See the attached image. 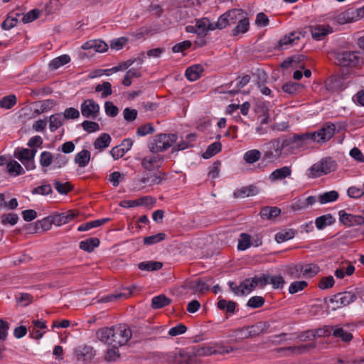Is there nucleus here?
Wrapping results in <instances>:
<instances>
[{"instance_id": "f257e3e1", "label": "nucleus", "mask_w": 364, "mask_h": 364, "mask_svg": "<svg viewBox=\"0 0 364 364\" xmlns=\"http://www.w3.org/2000/svg\"><path fill=\"white\" fill-rule=\"evenodd\" d=\"M286 156L295 154L306 149L311 142L306 133L295 134L291 136L281 138Z\"/></svg>"}, {"instance_id": "f03ea898", "label": "nucleus", "mask_w": 364, "mask_h": 364, "mask_svg": "<svg viewBox=\"0 0 364 364\" xmlns=\"http://www.w3.org/2000/svg\"><path fill=\"white\" fill-rule=\"evenodd\" d=\"M281 138L272 139L266 144V150L262 155V161L265 163H274L281 158L286 157Z\"/></svg>"}, {"instance_id": "7ed1b4c3", "label": "nucleus", "mask_w": 364, "mask_h": 364, "mask_svg": "<svg viewBox=\"0 0 364 364\" xmlns=\"http://www.w3.org/2000/svg\"><path fill=\"white\" fill-rule=\"evenodd\" d=\"M336 169V163L331 158L326 157L313 164L309 169V178H318Z\"/></svg>"}, {"instance_id": "20e7f679", "label": "nucleus", "mask_w": 364, "mask_h": 364, "mask_svg": "<svg viewBox=\"0 0 364 364\" xmlns=\"http://www.w3.org/2000/svg\"><path fill=\"white\" fill-rule=\"evenodd\" d=\"M177 140L176 134H159L155 136L149 144V150L152 154L162 152L172 146Z\"/></svg>"}, {"instance_id": "39448f33", "label": "nucleus", "mask_w": 364, "mask_h": 364, "mask_svg": "<svg viewBox=\"0 0 364 364\" xmlns=\"http://www.w3.org/2000/svg\"><path fill=\"white\" fill-rule=\"evenodd\" d=\"M334 57L337 61V63L343 67H355L360 63H363V60L358 52L355 51H339L334 54Z\"/></svg>"}, {"instance_id": "423d86ee", "label": "nucleus", "mask_w": 364, "mask_h": 364, "mask_svg": "<svg viewBox=\"0 0 364 364\" xmlns=\"http://www.w3.org/2000/svg\"><path fill=\"white\" fill-rule=\"evenodd\" d=\"M336 126L331 122L325 124L317 132H307L310 141L325 143L329 141L334 135Z\"/></svg>"}, {"instance_id": "0eeeda50", "label": "nucleus", "mask_w": 364, "mask_h": 364, "mask_svg": "<svg viewBox=\"0 0 364 364\" xmlns=\"http://www.w3.org/2000/svg\"><path fill=\"white\" fill-rule=\"evenodd\" d=\"M166 179V173L160 171L153 174H147L141 178L134 181L135 188L142 189L146 186H152L159 185Z\"/></svg>"}, {"instance_id": "6e6552de", "label": "nucleus", "mask_w": 364, "mask_h": 364, "mask_svg": "<svg viewBox=\"0 0 364 364\" xmlns=\"http://www.w3.org/2000/svg\"><path fill=\"white\" fill-rule=\"evenodd\" d=\"M114 347L125 345L132 337L131 330L124 324H119L113 326Z\"/></svg>"}, {"instance_id": "1a4fd4ad", "label": "nucleus", "mask_w": 364, "mask_h": 364, "mask_svg": "<svg viewBox=\"0 0 364 364\" xmlns=\"http://www.w3.org/2000/svg\"><path fill=\"white\" fill-rule=\"evenodd\" d=\"M80 109L84 117L95 119L100 112V106L94 100L87 99L82 103Z\"/></svg>"}, {"instance_id": "9d476101", "label": "nucleus", "mask_w": 364, "mask_h": 364, "mask_svg": "<svg viewBox=\"0 0 364 364\" xmlns=\"http://www.w3.org/2000/svg\"><path fill=\"white\" fill-rule=\"evenodd\" d=\"M269 327L267 322H257L255 324L248 326L246 329H239L242 338H247L255 337L264 332Z\"/></svg>"}, {"instance_id": "9b49d317", "label": "nucleus", "mask_w": 364, "mask_h": 364, "mask_svg": "<svg viewBox=\"0 0 364 364\" xmlns=\"http://www.w3.org/2000/svg\"><path fill=\"white\" fill-rule=\"evenodd\" d=\"M340 222L347 227L364 225V217L358 215H353L345 210L338 213Z\"/></svg>"}, {"instance_id": "f8f14e48", "label": "nucleus", "mask_w": 364, "mask_h": 364, "mask_svg": "<svg viewBox=\"0 0 364 364\" xmlns=\"http://www.w3.org/2000/svg\"><path fill=\"white\" fill-rule=\"evenodd\" d=\"M75 355L79 362L88 364L94 358L95 350L91 346H83L75 350Z\"/></svg>"}, {"instance_id": "ddd939ff", "label": "nucleus", "mask_w": 364, "mask_h": 364, "mask_svg": "<svg viewBox=\"0 0 364 364\" xmlns=\"http://www.w3.org/2000/svg\"><path fill=\"white\" fill-rule=\"evenodd\" d=\"M164 157L157 154L146 156L141 159V164L144 169L151 171L160 168Z\"/></svg>"}, {"instance_id": "4468645a", "label": "nucleus", "mask_w": 364, "mask_h": 364, "mask_svg": "<svg viewBox=\"0 0 364 364\" xmlns=\"http://www.w3.org/2000/svg\"><path fill=\"white\" fill-rule=\"evenodd\" d=\"M211 281V279L203 280L202 279H197L194 280H188L185 282V287L191 290L195 294H204L209 290V285L208 282Z\"/></svg>"}, {"instance_id": "2eb2a0df", "label": "nucleus", "mask_w": 364, "mask_h": 364, "mask_svg": "<svg viewBox=\"0 0 364 364\" xmlns=\"http://www.w3.org/2000/svg\"><path fill=\"white\" fill-rule=\"evenodd\" d=\"M316 348L315 343H309L306 345H300L297 346H289V347H283L277 349L278 353L288 351L289 352V355H300L304 353H306L311 349H314Z\"/></svg>"}, {"instance_id": "dca6fc26", "label": "nucleus", "mask_w": 364, "mask_h": 364, "mask_svg": "<svg viewBox=\"0 0 364 364\" xmlns=\"http://www.w3.org/2000/svg\"><path fill=\"white\" fill-rule=\"evenodd\" d=\"M77 215L73 210L56 214L52 216V222L56 226H61L72 221Z\"/></svg>"}, {"instance_id": "f3484780", "label": "nucleus", "mask_w": 364, "mask_h": 364, "mask_svg": "<svg viewBox=\"0 0 364 364\" xmlns=\"http://www.w3.org/2000/svg\"><path fill=\"white\" fill-rule=\"evenodd\" d=\"M333 31V28L329 25H315L311 27L312 38L316 41L321 40Z\"/></svg>"}, {"instance_id": "a211bd4d", "label": "nucleus", "mask_w": 364, "mask_h": 364, "mask_svg": "<svg viewBox=\"0 0 364 364\" xmlns=\"http://www.w3.org/2000/svg\"><path fill=\"white\" fill-rule=\"evenodd\" d=\"M113 334V326L102 328L97 331L96 337L102 343L114 346Z\"/></svg>"}, {"instance_id": "6ab92c4d", "label": "nucleus", "mask_w": 364, "mask_h": 364, "mask_svg": "<svg viewBox=\"0 0 364 364\" xmlns=\"http://www.w3.org/2000/svg\"><path fill=\"white\" fill-rule=\"evenodd\" d=\"M262 279V286H264L267 284H272L273 288L279 289L282 288L285 281L282 276H269V275H262L261 277Z\"/></svg>"}, {"instance_id": "aec40b11", "label": "nucleus", "mask_w": 364, "mask_h": 364, "mask_svg": "<svg viewBox=\"0 0 364 364\" xmlns=\"http://www.w3.org/2000/svg\"><path fill=\"white\" fill-rule=\"evenodd\" d=\"M196 26L197 28V35L203 37L207 34L208 31L215 30L214 24L210 23L206 18L197 20Z\"/></svg>"}, {"instance_id": "412c9836", "label": "nucleus", "mask_w": 364, "mask_h": 364, "mask_svg": "<svg viewBox=\"0 0 364 364\" xmlns=\"http://www.w3.org/2000/svg\"><path fill=\"white\" fill-rule=\"evenodd\" d=\"M291 174V168L290 166H283L272 171L269 178L271 181H276L284 179Z\"/></svg>"}, {"instance_id": "4be33fe9", "label": "nucleus", "mask_w": 364, "mask_h": 364, "mask_svg": "<svg viewBox=\"0 0 364 364\" xmlns=\"http://www.w3.org/2000/svg\"><path fill=\"white\" fill-rule=\"evenodd\" d=\"M259 284L262 286L261 277H254L252 279H246L240 284L242 293L243 294L250 293Z\"/></svg>"}, {"instance_id": "5701e85b", "label": "nucleus", "mask_w": 364, "mask_h": 364, "mask_svg": "<svg viewBox=\"0 0 364 364\" xmlns=\"http://www.w3.org/2000/svg\"><path fill=\"white\" fill-rule=\"evenodd\" d=\"M90 157V152L87 149H83L75 156L74 161L80 168H84L88 165Z\"/></svg>"}, {"instance_id": "b1692460", "label": "nucleus", "mask_w": 364, "mask_h": 364, "mask_svg": "<svg viewBox=\"0 0 364 364\" xmlns=\"http://www.w3.org/2000/svg\"><path fill=\"white\" fill-rule=\"evenodd\" d=\"M203 72V68L201 65H193L188 68L186 70V76L190 81L198 80Z\"/></svg>"}, {"instance_id": "393cba45", "label": "nucleus", "mask_w": 364, "mask_h": 364, "mask_svg": "<svg viewBox=\"0 0 364 364\" xmlns=\"http://www.w3.org/2000/svg\"><path fill=\"white\" fill-rule=\"evenodd\" d=\"M111 137L107 133L102 134L94 141V147L95 149L103 150L107 148L111 143Z\"/></svg>"}, {"instance_id": "a878e982", "label": "nucleus", "mask_w": 364, "mask_h": 364, "mask_svg": "<svg viewBox=\"0 0 364 364\" xmlns=\"http://www.w3.org/2000/svg\"><path fill=\"white\" fill-rule=\"evenodd\" d=\"M70 61V57L68 55H62L54 59L49 63V68L51 70H55L59 68L68 64Z\"/></svg>"}, {"instance_id": "bb28decb", "label": "nucleus", "mask_w": 364, "mask_h": 364, "mask_svg": "<svg viewBox=\"0 0 364 364\" xmlns=\"http://www.w3.org/2000/svg\"><path fill=\"white\" fill-rule=\"evenodd\" d=\"M332 335L335 338H341L342 341L346 343H349L353 339V335L350 332L338 326H335Z\"/></svg>"}, {"instance_id": "cd10ccee", "label": "nucleus", "mask_w": 364, "mask_h": 364, "mask_svg": "<svg viewBox=\"0 0 364 364\" xmlns=\"http://www.w3.org/2000/svg\"><path fill=\"white\" fill-rule=\"evenodd\" d=\"M217 306L220 310L225 311L227 314H233L235 311L237 304L233 301L220 299L218 301Z\"/></svg>"}, {"instance_id": "c85d7f7f", "label": "nucleus", "mask_w": 364, "mask_h": 364, "mask_svg": "<svg viewBox=\"0 0 364 364\" xmlns=\"http://www.w3.org/2000/svg\"><path fill=\"white\" fill-rule=\"evenodd\" d=\"M249 18L245 15L237 21V25L232 30V35L237 36L240 33H246L249 30Z\"/></svg>"}, {"instance_id": "c756f323", "label": "nucleus", "mask_w": 364, "mask_h": 364, "mask_svg": "<svg viewBox=\"0 0 364 364\" xmlns=\"http://www.w3.org/2000/svg\"><path fill=\"white\" fill-rule=\"evenodd\" d=\"M171 300L164 294L154 296L151 300V307L154 309H161L171 304Z\"/></svg>"}, {"instance_id": "7c9ffc66", "label": "nucleus", "mask_w": 364, "mask_h": 364, "mask_svg": "<svg viewBox=\"0 0 364 364\" xmlns=\"http://www.w3.org/2000/svg\"><path fill=\"white\" fill-rule=\"evenodd\" d=\"M258 193V190L256 186L250 185L247 187H242L240 189L237 190L234 193L235 198H245L252 196H255Z\"/></svg>"}, {"instance_id": "2f4dec72", "label": "nucleus", "mask_w": 364, "mask_h": 364, "mask_svg": "<svg viewBox=\"0 0 364 364\" xmlns=\"http://www.w3.org/2000/svg\"><path fill=\"white\" fill-rule=\"evenodd\" d=\"M301 268H302L303 277H307V278L314 277L320 271L319 267L318 265H316L315 264H312V263L306 264H301Z\"/></svg>"}, {"instance_id": "473e14b6", "label": "nucleus", "mask_w": 364, "mask_h": 364, "mask_svg": "<svg viewBox=\"0 0 364 364\" xmlns=\"http://www.w3.org/2000/svg\"><path fill=\"white\" fill-rule=\"evenodd\" d=\"M100 245V240L97 237H91L80 242V248L84 251L91 252L95 247Z\"/></svg>"}, {"instance_id": "72a5a7b5", "label": "nucleus", "mask_w": 364, "mask_h": 364, "mask_svg": "<svg viewBox=\"0 0 364 364\" xmlns=\"http://www.w3.org/2000/svg\"><path fill=\"white\" fill-rule=\"evenodd\" d=\"M162 267V262L156 261H146L138 264V268L139 269L148 272L159 270L161 269Z\"/></svg>"}, {"instance_id": "f704fd0d", "label": "nucleus", "mask_w": 364, "mask_h": 364, "mask_svg": "<svg viewBox=\"0 0 364 364\" xmlns=\"http://www.w3.org/2000/svg\"><path fill=\"white\" fill-rule=\"evenodd\" d=\"M7 172L13 176L22 175L25 173L23 167L16 161H11L6 165Z\"/></svg>"}, {"instance_id": "c9c22d12", "label": "nucleus", "mask_w": 364, "mask_h": 364, "mask_svg": "<svg viewBox=\"0 0 364 364\" xmlns=\"http://www.w3.org/2000/svg\"><path fill=\"white\" fill-rule=\"evenodd\" d=\"M262 153L258 149H251L244 154L243 159L249 164H252L260 159Z\"/></svg>"}, {"instance_id": "e433bc0d", "label": "nucleus", "mask_w": 364, "mask_h": 364, "mask_svg": "<svg viewBox=\"0 0 364 364\" xmlns=\"http://www.w3.org/2000/svg\"><path fill=\"white\" fill-rule=\"evenodd\" d=\"M335 222V220L331 214H326L317 218L315 220L316 227L321 230L327 225H331Z\"/></svg>"}, {"instance_id": "4c0bfd02", "label": "nucleus", "mask_w": 364, "mask_h": 364, "mask_svg": "<svg viewBox=\"0 0 364 364\" xmlns=\"http://www.w3.org/2000/svg\"><path fill=\"white\" fill-rule=\"evenodd\" d=\"M281 213V210L277 207H264L260 211V215L263 218L272 220L278 216Z\"/></svg>"}, {"instance_id": "58836bf2", "label": "nucleus", "mask_w": 364, "mask_h": 364, "mask_svg": "<svg viewBox=\"0 0 364 364\" xmlns=\"http://www.w3.org/2000/svg\"><path fill=\"white\" fill-rule=\"evenodd\" d=\"M228 17L229 18V21H230L231 24H235L237 23V21L243 17L245 15L247 16V14L244 11V10L241 9H233L226 12Z\"/></svg>"}, {"instance_id": "ea45409f", "label": "nucleus", "mask_w": 364, "mask_h": 364, "mask_svg": "<svg viewBox=\"0 0 364 364\" xmlns=\"http://www.w3.org/2000/svg\"><path fill=\"white\" fill-rule=\"evenodd\" d=\"M338 299L343 306H346L356 299V295L351 291H345L337 294Z\"/></svg>"}, {"instance_id": "a19ab883", "label": "nucleus", "mask_w": 364, "mask_h": 364, "mask_svg": "<svg viewBox=\"0 0 364 364\" xmlns=\"http://www.w3.org/2000/svg\"><path fill=\"white\" fill-rule=\"evenodd\" d=\"M338 198V193L336 191H331L328 192L323 193L318 197V201L321 204H326L328 203L336 201Z\"/></svg>"}, {"instance_id": "79ce46f5", "label": "nucleus", "mask_w": 364, "mask_h": 364, "mask_svg": "<svg viewBox=\"0 0 364 364\" xmlns=\"http://www.w3.org/2000/svg\"><path fill=\"white\" fill-rule=\"evenodd\" d=\"M109 220V218H103L88 222L85 224L81 225L77 228V230L80 232L87 231L92 228H97L104 225Z\"/></svg>"}, {"instance_id": "37998d69", "label": "nucleus", "mask_w": 364, "mask_h": 364, "mask_svg": "<svg viewBox=\"0 0 364 364\" xmlns=\"http://www.w3.org/2000/svg\"><path fill=\"white\" fill-rule=\"evenodd\" d=\"M299 36H295L294 33H291L289 36H284L277 43L275 48L277 50H282L284 46L292 44L295 40H299Z\"/></svg>"}, {"instance_id": "c03bdc74", "label": "nucleus", "mask_w": 364, "mask_h": 364, "mask_svg": "<svg viewBox=\"0 0 364 364\" xmlns=\"http://www.w3.org/2000/svg\"><path fill=\"white\" fill-rule=\"evenodd\" d=\"M221 147L220 142H214L208 146L206 151L202 154V156L206 159H210L220 151Z\"/></svg>"}, {"instance_id": "a18cd8bd", "label": "nucleus", "mask_w": 364, "mask_h": 364, "mask_svg": "<svg viewBox=\"0 0 364 364\" xmlns=\"http://www.w3.org/2000/svg\"><path fill=\"white\" fill-rule=\"evenodd\" d=\"M326 87L328 90L335 92L341 87V80L338 77H331L326 80Z\"/></svg>"}, {"instance_id": "49530a36", "label": "nucleus", "mask_w": 364, "mask_h": 364, "mask_svg": "<svg viewBox=\"0 0 364 364\" xmlns=\"http://www.w3.org/2000/svg\"><path fill=\"white\" fill-rule=\"evenodd\" d=\"M16 97L14 95H9L4 97L0 100V107L4 109H11L16 104Z\"/></svg>"}, {"instance_id": "de8ad7c7", "label": "nucleus", "mask_w": 364, "mask_h": 364, "mask_svg": "<svg viewBox=\"0 0 364 364\" xmlns=\"http://www.w3.org/2000/svg\"><path fill=\"white\" fill-rule=\"evenodd\" d=\"M63 117L60 114H55L50 117V129L54 132L63 125Z\"/></svg>"}, {"instance_id": "09e8293b", "label": "nucleus", "mask_w": 364, "mask_h": 364, "mask_svg": "<svg viewBox=\"0 0 364 364\" xmlns=\"http://www.w3.org/2000/svg\"><path fill=\"white\" fill-rule=\"evenodd\" d=\"M18 221V216L16 213H4L1 216V222L4 225H14Z\"/></svg>"}, {"instance_id": "8fccbe9b", "label": "nucleus", "mask_w": 364, "mask_h": 364, "mask_svg": "<svg viewBox=\"0 0 364 364\" xmlns=\"http://www.w3.org/2000/svg\"><path fill=\"white\" fill-rule=\"evenodd\" d=\"M120 357V353L118 350V347L110 348L107 350L105 354V360L107 362H114L117 360Z\"/></svg>"}, {"instance_id": "3c124183", "label": "nucleus", "mask_w": 364, "mask_h": 364, "mask_svg": "<svg viewBox=\"0 0 364 364\" xmlns=\"http://www.w3.org/2000/svg\"><path fill=\"white\" fill-rule=\"evenodd\" d=\"M324 301L327 304V308L331 309L332 311H336L338 309L343 307L337 294L333 295L329 299L325 298Z\"/></svg>"}, {"instance_id": "603ef678", "label": "nucleus", "mask_w": 364, "mask_h": 364, "mask_svg": "<svg viewBox=\"0 0 364 364\" xmlns=\"http://www.w3.org/2000/svg\"><path fill=\"white\" fill-rule=\"evenodd\" d=\"M54 156L47 151H43L40 156V164L43 168L48 167L53 162Z\"/></svg>"}, {"instance_id": "864d4df0", "label": "nucleus", "mask_w": 364, "mask_h": 364, "mask_svg": "<svg viewBox=\"0 0 364 364\" xmlns=\"http://www.w3.org/2000/svg\"><path fill=\"white\" fill-rule=\"evenodd\" d=\"M287 272L292 278H300L302 274L301 264L289 265L287 269Z\"/></svg>"}, {"instance_id": "5fc2aeb1", "label": "nucleus", "mask_w": 364, "mask_h": 364, "mask_svg": "<svg viewBox=\"0 0 364 364\" xmlns=\"http://www.w3.org/2000/svg\"><path fill=\"white\" fill-rule=\"evenodd\" d=\"M53 185L56 191L60 194H67L73 189V186L69 182L63 183L55 180Z\"/></svg>"}, {"instance_id": "6e6d98bb", "label": "nucleus", "mask_w": 364, "mask_h": 364, "mask_svg": "<svg viewBox=\"0 0 364 364\" xmlns=\"http://www.w3.org/2000/svg\"><path fill=\"white\" fill-rule=\"evenodd\" d=\"M251 237L248 234L242 233L238 240L237 248L240 250H245L250 247Z\"/></svg>"}, {"instance_id": "4d7b16f0", "label": "nucleus", "mask_w": 364, "mask_h": 364, "mask_svg": "<svg viewBox=\"0 0 364 364\" xmlns=\"http://www.w3.org/2000/svg\"><path fill=\"white\" fill-rule=\"evenodd\" d=\"M166 238V235L163 232H159L156 235L147 236L144 238V244L146 245L156 244Z\"/></svg>"}, {"instance_id": "13d9d810", "label": "nucleus", "mask_w": 364, "mask_h": 364, "mask_svg": "<svg viewBox=\"0 0 364 364\" xmlns=\"http://www.w3.org/2000/svg\"><path fill=\"white\" fill-rule=\"evenodd\" d=\"M308 286V283L306 281H296L292 282L289 287V292L291 294H296L300 291H302Z\"/></svg>"}, {"instance_id": "bf43d9fd", "label": "nucleus", "mask_w": 364, "mask_h": 364, "mask_svg": "<svg viewBox=\"0 0 364 364\" xmlns=\"http://www.w3.org/2000/svg\"><path fill=\"white\" fill-rule=\"evenodd\" d=\"M170 364H191V357L187 353L176 354Z\"/></svg>"}, {"instance_id": "052dcab7", "label": "nucleus", "mask_w": 364, "mask_h": 364, "mask_svg": "<svg viewBox=\"0 0 364 364\" xmlns=\"http://www.w3.org/2000/svg\"><path fill=\"white\" fill-rule=\"evenodd\" d=\"M68 162V158L63 154H58L53 158V168H61Z\"/></svg>"}, {"instance_id": "680f3d73", "label": "nucleus", "mask_w": 364, "mask_h": 364, "mask_svg": "<svg viewBox=\"0 0 364 364\" xmlns=\"http://www.w3.org/2000/svg\"><path fill=\"white\" fill-rule=\"evenodd\" d=\"M294 237V232L292 230L282 231L278 232L275 236L277 242H283L287 241Z\"/></svg>"}, {"instance_id": "e2e57ef3", "label": "nucleus", "mask_w": 364, "mask_h": 364, "mask_svg": "<svg viewBox=\"0 0 364 364\" xmlns=\"http://www.w3.org/2000/svg\"><path fill=\"white\" fill-rule=\"evenodd\" d=\"M21 14H16V16H9L1 23V28L4 30H9L17 24L18 19L17 16H20Z\"/></svg>"}, {"instance_id": "0e129e2a", "label": "nucleus", "mask_w": 364, "mask_h": 364, "mask_svg": "<svg viewBox=\"0 0 364 364\" xmlns=\"http://www.w3.org/2000/svg\"><path fill=\"white\" fill-rule=\"evenodd\" d=\"M31 193L33 194H40L42 196L49 195L53 193L52 187L50 184H43L36 188H34Z\"/></svg>"}, {"instance_id": "69168bd1", "label": "nucleus", "mask_w": 364, "mask_h": 364, "mask_svg": "<svg viewBox=\"0 0 364 364\" xmlns=\"http://www.w3.org/2000/svg\"><path fill=\"white\" fill-rule=\"evenodd\" d=\"M41 14L40 10L38 9H33L28 11L27 14H24L22 18V21L24 23H30L37 19Z\"/></svg>"}, {"instance_id": "338daca9", "label": "nucleus", "mask_w": 364, "mask_h": 364, "mask_svg": "<svg viewBox=\"0 0 364 364\" xmlns=\"http://www.w3.org/2000/svg\"><path fill=\"white\" fill-rule=\"evenodd\" d=\"M335 283V281H334V278L333 277V276H328V277H323L318 284V287L321 289H329L331 287H332L333 286Z\"/></svg>"}, {"instance_id": "774afa93", "label": "nucleus", "mask_w": 364, "mask_h": 364, "mask_svg": "<svg viewBox=\"0 0 364 364\" xmlns=\"http://www.w3.org/2000/svg\"><path fill=\"white\" fill-rule=\"evenodd\" d=\"M301 87V85L299 83L289 82L285 83L282 86V90L286 93H288L289 95H294L298 89Z\"/></svg>"}]
</instances>
